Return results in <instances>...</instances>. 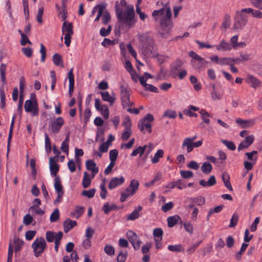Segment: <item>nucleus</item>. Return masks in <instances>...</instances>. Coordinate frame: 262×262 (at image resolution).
<instances>
[{"instance_id": "obj_11", "label": "nucleus", "mask_w": 262, "mask_h": 262, "mask_svg": "<svg viewBox=\"0 0 262 262\" xmlns=\"http://www.w3.org/2000/svg\"><path fill=\"white\" fill-rule=\"evenodd\" d=\"M254 137L253 135L247 136L245 139L243 140L237 147L238 151H241L244 149L248 148L253 142Z\"/></svg>"}, {"instance_id": "obj_24", "label": "nucleus", "mask_w": 262, "mask_h": 262, "mask_svg": "<svg viewBox=\"0 0 262 262\" xmlns=\"http://www.w3.org/2000/svg\"><path fill=\"white\" fill-rule=\"evenodd\" d=\"M139 184L138 181H131L129 186L127 187L125 191H124L126 193H132V191H134V194L136 192L139 187Z\"/></svg>"}, {"instance_id": "obj_42", "label": "nucleus", "mask_w": 262, "mask_h": 262, "mask_svg": "<svg viewBox=\"0 0 262 262\" xmlns=\"http://www.w3.org/2000/svg\"><path fill=\"white\" fill-rule=\"evenodd\" d=\"M221 142L224 144L229 149L233 151L236 149V146L231 141H228L227 140H222Z\"/></svg>"}, {"instance_id": "obj_64", "label": "nucleus", "mask_w": 262, "mask_h": 262, "mask_svg": "<svg viewBox=\"0 0 262 262\" xmlns=\"http://www.w3.org/2000/svg\"><path fill=\"white\" fill-rule=\"evenodd\" d=\"M253 6L260 10H262V0H250Z\"/></svg>"}, {"instance_id": "obj_13", "label": "nucleus", "mask_w": 262, "mask_h": 262, "mask_svg": "<svg viewBox=\"0 0 262 262\" xmlns=\"http://www.w3.org/2000/svg\"><path fill=\"white\" fill-rule=\"evenodd\" d=\"M183 62L181 60H177L172 65L170 70V74L172 77L176 78L178 76L180 69L182 67Z\"/></svg>"}, {"instance_id": "obj_54", "label": "nucleus", "mask_w": 262, "mask_h": 262, "mask_svg": "<svg viewBox=\"0 0 262 262\" xmlns=\"http://www.w3.org/2000/svg\"><path fill=\"white\" fill-rule=\"evenodd\" d=\"M104 250L105 252L110 256H113L115 254L114 248L110 245H106Z\"/></svg>"}, {"instance_id": "obj_17", "label": "nucleus", "mask_w": 262, "mask_h": 262, "mask_svg": "<svg viewBox=\"0 0 262 262\" xmlns=\"http://www.w3.org/2000/svg\"><path fill=\"white\" fill-rule=\"evenodd\" d=\"M216 49L218 51H230L232 49L231 45L224 40H222L218 45H214Z\"/></svg>"}, {"instance_id": "obj_23", "label": "nucleus", "mask_w": 262, "mask_h": 262, "mask_svg": "<svg viewBox=\"0 0 262 262\" xmlns=\"http://www.w3.org/2000/svg\"><path fill=\"white\" fill-rule=\"evenodd\" d=\"M85 166L88 170L93 172L94 173H98L99 168L96 166V163L92 160H88L85 162Z\"/></svg>"}, {"instance_id": "obj_28", "label": "nucleus", "mask_w": 262, "mask_h": 262, "mask_svg": "<svg viewBox=\"0 0 262 262\" xmlns=\"http://www.w3.org/2000/svg\"><path fill=\"white\" fill-rule=\"evenodd\" d=\"M231 24V18L229 14H226L224 16L223 21L221 26V30H224L225 31L230 26Z\"/></svg>"}, {"instance_id": "obj_12", "label": "nucleus", "mask_w": 262, "mask_h": 262, "mask_svg": "<svg viewBox=\"0 0 262 262\" xmlns=\"http://www.w3.org/2000/svg\"><path fill=\"white\" fill-rule=\"evenodd\" d=\"M245 80L254 89H256L261 86V81L252 75H248Z\"/></svg>"}, {"instance_id": "obj_20", "label": "nucleus", "mask_w": 262, "mask_h": 262, "mask_svg": "<svg viewBox=\"0 0 262 262\" xmlns=\"http://www.w3.org/2000/svg\"><path fill=\"white\" fill-rule=\"evenodd\" d=\"M236 122L241 125V127L243 128H249L253 126L254 124V121L253 120H243L240 118H238L236 120Z\"/></svg>"}, {"instance_id": "obj_63", "label": "nucleus", "mask_w": 262, "mask_h": 262, "mask_svg": "<svg viewBox=\"0 0 262 262\" xmlns=\"http://www.w3.org/2000/svg\"><path fill=\"white\" fill-rule=\"evenodd\" d=\"M127 256V252H120L117 258V262H124L126 260Z\"/></svg>"}, {"instance_id": "obj_15", "label": "nucleus", "mask_w": 262, "mask_h": 262, "mask_svg": "<svg viewBox=\"0 0 262 262\" xmlns=\"http://www.w3.org/2000/svg\"><path fill=\"white\" fill-rule=\"evenodd\" d=\"M177 223H183L181 218L179 215H175L167 218V225L169 228L173 227Z\"/></svg>"}, {"instance_id": "obj_39", "label": "nucleus", "mask_w": 262, "mask_h": 262, "mask_svg": "<svg viewBox=\"0 0 262 262\" xmlns=\"http://www.w3.org/2000/svg\"><path fill=\"white\" fill-rule=\"evenodd\" d=\"M168 249L170 251L177 252L184 251V248L181 244L169 245L168 246Z\"/></svg>"}, {"instance_id": "obj_7", "label": "nucleus", "mask_w": 262, "mask_h": 262, "mask_svg": "<svg viewBox=\"0 0 262 262\" xmlns=\"http://www.w3.org/2000/svg\"><path fill=\"white\" fill-rule=\"evenodd\" d=\"M245 12L237 11L234 19L233 29H242L247 23V16L244 14Z\"/></svg>"}, {"instance_id": "obj_27", "label": "nucleus", "mask_w": 262, "mask_h": 262, "mask_svg": "<svg viewBox=\"0 0 262 262\" xmlns=\"http://www.w3.org/2000/svg\"><path fill=\"white\" fill-rule=\"evenodd\" d=\"M100 94L103 100L110 102L111 105H113L115 100V97H113L111 95L109 94L108 92H100Z\"/></svg>"}, {"instance_id": "obj_62", "label": "nucleus", "mask_w": 262, "mask_h": 262, "mask_svg": "<svg viewBox=\"0 0 262 262\" xmlns=\"http://www.w3.org/2000/svg\"><path fill=\"white\" fill-rule=\"evenodd\" d=\"M36 233V232L35 230H28L26 232V238L28 241H30L33 239Z\"/></svg>"}, {"instance_id": "obj_36", "label": "nucleus", "mask_w": 262, "mask_h": 262, "mask_svg": "<svg viewBox=\"0 0 262 262\" xmlns=\"http://www.w3.org/2000/svg\"><path fill=\"white\" fill-rule=\"evenodd\" d=\"M147 147V145H144L143 146H140L137 148L134 149L132 154L131 156H136L138 154H140V156L141 157L145 152V149Z\"/></svg>"}, {"instance_id": "obj_40", "label": "nucleus", "mask_w": 262, "mask_h": 262, "mask_svg": "<svg viewBox=\"0 0 262 262\" xmlns=\"http://www.w3.org/2000/svg\"><path fill=\"white\" fill-rule=\"evenodd\" d=\"M6 66L4 63H2L0 67L1 79L3 84H5L6 80Z\"/></svg>"}, {"instance_id": "obj_61", "label": "nucleus", "mask_w": 262, "mask_h": 262, "mask_svg": "<svg viewBox=\"0 0 262 262\" xmlns=\"http://www.w3.org/2000/svg\"><path fill=\"white\" fill-rule=\"evenodd\" d=\"M131 134V129H129L128 130L124 129V132H123L121 135V139L124 141L127 140L129 138Z\"/></svg>"}, {"instance_id": "obj_10", "label": "nucleus", "mask_w": 262, "mask_h": 262, "mask_svg": "<svg viewBox=\"0 0 262 262\" xmlns=\"http://www.w3.org/2000/svg\"><path fill=\"white\" fill-rule=\"evenodd\" d=\"M57 157H50L49 159V165L51 174L54 176L55 177L54 180H59V178L56 176V174L59 171V166L56 163V159Z\"/></svg>"}, {"instance_id": "obj_19", "label": "nucleus", "mask_w": 262, "mask_h": 262, "mask_svg": "<svg viewBox=\"0 0 262 262\" xmlns=\"http://www.w3.org/2000/svg\"><path fill=\"white\" fill-rule=\"evenodd\" d=\"M242 12H245L246 14H251L253 17L257 18H262V12L259 10L248 8L242 9Z\"/></svg>"}, {"instance_id": "obj_25", "label": "nucleus", "mask_w": 262, "mask_h": 262, "mask_svg": "<svg viewBox=\"0 0 262 262\" xmlns=\"http://www.w3.org/2000/svg\"><path fill=\"white\" fill-rule=\"evenodd\" d=\"M16 117V115L14 114L12 117V121H11V124H10V127L9 135H8V144H7L8 151L9 149V146H10V142H11V141L12 139V137L13 129V127H14V123H15V119Z\"/></svg>"}, {"instance_id": "obj_38", "label": "nucleus", "mask_w": 262, "mask_h": 262, "mask_svg": "<svg viewBox=\"0 0 262 262\" xmlns=\"http://www.w3.org/2000/svg\"><path fill=\"white\" fill-rule=\"evenodd\" d=\"M164 151L162 149H159L155 154L154 158L151 159L152 163H157L159 161V159L163 157Z\"/></svg>"}, {"instance_id": "obj_45", "label": "nucleus", "mask_w": 262, "mask_h": 262, "mask_svg": "<svg viewBox=\"0 0 262 262\" xmlns=\"http://www.w3.org/2000/svg\"><path fill=\"white\" fill-rule=\"evenodd\" d=\"M105 182H106V181H103V182L101 184V185L100 186V188L101 189V192L100 193V196L103 199H105V198L106 196V194H107V190H106V187H105V184H106Z\"/></svg>"}, {"instance_id": "obj_31", "label": "nucleus", "mask_w": 262, "mask_h": 262, "mask_svg": "<svg viewBox=\"0 0 262 262\" xmlns=\"http://www.w3.org/2000/svg\"><path fill=\"white\" fill-rule=\"evenodd\" d=\"M119 207L115 204H112L111 205L108 203H105L102 207V210L105 214H108L111 211L118 210Z\"/></svg>"}, {"instance_id": "obj_41", "label": "nucleus", "mask_w": 262, "mask_h": 262, "mask_svg": "<svg viewBox=\"0 0 262 262\" xmlns=\"http://www.w3.org/2000/svg\"><path fill=\"white\" fill-rule=\"evenodd\" d=\"M45 149L47 153H50L52 150L51 140L47 134H45Z\"/></svg>"}, {"instance_id": "obj_47", "label": "nucleus", "mask_w": 262, "mask_h": 262, "mask_svg": "<svg viewBox=\"0 0 262 262\" xmlns=\"http://www.w3.org/2000/svg\"><path fill=\"white\" fill-rule=\"evenodd\" d=\"M238 220V215L234 213H233L229 227L230 228L234 227L237 224Z\"/></svg>"}, {"instance_id": "obj_32", "label": "nucleus", "mask_w": 262, "mask_h": 262, "mask_svg": "<svg viewBox=\"0 0 262 262\" xmlns=\"http://www.w3.org/2000/svg\"><path fill=\"white\" fill-rule=\"evenodd\" d=\"M192 144L191 141L186 138L183 140L182 147V148H186L187 152L189 153L193 150Z\"/></svg>"}, {"instance_id": "obj_37", "label": "nucleus", "mask_w": 262, "mask_h": 262, "mask_svg": "<svg viewBox=\"0 0 262 262\" xmlns=\"http://www.w3.org/2000/svg\"><path fill=\"white\" fill-rule=\"evenodd\" d=\"M200 113L201 114V118L203 120V122L206 124H209L210 123V120L209 119V117H210V114L203 109H202L200 111Z\"/></svg>"}, {"instance_id": "obj_33", "label": "nucleus", "mask_w": 262, "mask_h": 262, "mask_svg": "<svg viewBox=\"0 0 262 262\" xmlns=\"http://www.w3.org/2000/svg\"><path fill=\"white\" fill-rule=\"evenodd\" d=\"M212 167L211 164L209 162H204L201 167L202 171L205 174H209L212 170Z\"/></svg>"}, {"instance_id": "obj_56", "label": "nucleus", "mask_w": 262, "mask_h": 262, "mask_svg": "<svg viewBox=\"0 0 262 262\" xmlns=\"http://www.w3.org/2000/svg\"><path fill=\"white\" fill-rule=\"evenodd\" d=\"M96 190L92 189L88 190H83L82 192V194L84 196H87L89 198H93L95 193Z\"/></svg>"}, {"instance_id": "obj_5", "label": "nucleus", "mask_w": 262, "mask_h": 262, "mask_svg": "<svg viewBox=\"0 0 262 262\" xmlns=\"http://www.w3.org/2000/svg\"><path fill=\"white\" fill-rule=\"evenodd\" d=\"M154 120L153 115L149 113L147 114L143 118L139 121L138 123V128L144 134L145 133L144 128L147 129L148 133H151L152 129L150 122H152Z\"/></svg>"}, {"instance_id": "obj_6", "label": "nucleus", "mask_w": 262, "mask_h": 262, "mask_svg": "<svg viewBox=\"0 0 262 262\" xmlns=\"http://www.w3.org/2000/svg\"><path fill=\"white\" fill-rule=\"evenodd\" d=\"M32 248L33 249L34 256L36 257L40 256L47 248V243L45 238L40 237L36 238L32 244Z\"/></svg>"}, {"instance_id": "obj_29", "label": "nucleus", "mask_w": 262, "mask_h": 262, "mask_svg": "<svg viewBox=\"0 0 262 262\" xmlns=\"http://www.w3.org/2000/svg\"><path fill=\"white\" fill-rule=\"evenodd\" d=\"M13 243L15 244L14 251L17 252L21 250L24 245V242L18 237H14Z\"/></svg>"}, {"instance_id": "obj_2", "label": "nucleus", "mask_w": 262, "mask_h": 262, "mask_svg": "<svg viewBox=\"0 0 262 262\" xmlns=\"http://www.w3.org/2000/svg\"><path fill=\"white\" fill-rule=\"evenodd\" d=\"M168 3H166L164 7L159 10H154L152 13V16L156 21H157L158 16H162L165 11V15L163 16L160 20V28L159 33L164 38H167L171 35V29L172 28L171 20V11L168 6Z\"/></svg>"}, {"instance_id": "obj_44", "label": "nucleus", "mask_w": 262, "mask_h": 262, "mask_svg": "<svg viewBox=\"0 0 262 262\" xmlns=\"http://www.w3.org/2000/svg\"><path fill=\"white\" fill-rule=\"evenodd\" d=\"M111 19V14L107 11H104L103 15L102 17V22L104 25L108 24Z\"/></svg>"}, {"instance_id": "obj_34", "label": "nucleus", "mask_w": 262, "mask_h": 262, "mask_svg": "<svg viewBox=\"0 0 262 262\" xmlns=\"http://www.w3.org/2000/svg\"><path fill=\"white\" fill-rule=\"evenodd\" d=\"M52 60L56 66H61L62 68L63 67V64L62 63L61 56L59 54L57 53L55 54L53 56Z\"/></svg>"}, {"instance_id": "obj_22", "label": "nucleus", "mask_w": 262, "mask_h": 262, "mask_svg": "<svg viewBox=\"0 0 262 262\" xmlns=\"http://www.w3.org/2000/svg\"><path fill=\"white\" fill-rule=\"evenodd\" d=\"M177 187L179 189H182L186 187L185 181H172L166 186V188L172 189Z\"/></svg>"}, {"instance_id": "obj_59", "label": "nucleus", "mask_w": 262, "mask_h": 262, "mask_svg": "<svg viewBox=\"0 0 262 262\" xmlns=\"http://www.w3.org/2000/svg\"><path fill=\"white\" fill-rule=\"evenodd\" d=\"M191 199L192 200L193 202L196 203L199 206L203 205L205 202V198L202 196L194 198Z\"/></svg>"}, {"instance_id": "obj_9", "label": "nucleus", "mask_w": 262, "mask_h": 262, "mask_svg": "<svg viewBox=\"0 0 262 262\" xmlns=\"http://www.w3.org/2000/svg\"><path fill=\"white\" fill-rule=\"evenodd\" d=\"M64 121L61 117H58L55 120L51 122L49 128L53 134H57L64 124Z\"/></svg>"}, {"instance_id": "obj_55", "label": "nucleus", "mask_w": 262, "mask_h": 262, "mask_svg": "<svg viewBox=\"0 0 262 262\" xmlns=\"http://www.w3.org/2000/svg\"><path fill=\"white\" fill-rule=\"evenodd\" d=\"M54 187L57 194H63V187L61 181H55Z\"/></svg>"}, {"instance_id": "obj_30", "label": "nucleus", "mask_w": 262, "mask_h": 262, "mask_svg": "<svg viewBox=\"0 0 262 262\" xmlns=\"http://www.w3.org/2000/svg\"><path fill=\"white\" fill-rule=\"evenodd\" d=\"M84 207H80L79 206H77L75 207V210L74 212L71 213V216L72 217H74L76 219H78L80 216H81L84 210Z\"/></svg>"}, {"instance_id": "obj_35", "label": "nucleus", "mask_w": 262, "mask_h": 262, "mask_svg": "<svg viewBox=\"0 0 262 262\" xmlns=\"http://www.w3.org/2000/svg\"><path fill=\"white\" fill-rule=\"evenodd\" d=\"M202 243V241H200L190 246L186 250V252L188 255H190L194 252L196 248L200 246Z\"/></svg>"}, {"instance_id": "obj_3", "label": "nucleus", "mask_w": 262, "mask_h": 262, "mask_svg": "<svg viewBox=\"0 0 262 262\" xmlns=\"http://www.w3.org/2000/svg\"><path fill=\"white\" fill-rule=\"evenodd\" d=\"M139 40L142 54L147 57H155L156 46L154 39L147 35L143 34L140 36Z\"/></svg>"}, {"instance_id": "obj_8", "label": "nucleus", "mask_w": 262, "mask_h": 262, "mask_svg": "<svg viewBox=\"0 0 262 262\" xmlns=\"http://www.w3.org/2000/svg\"><path fill=\"white\" fill-rule=\"evenodd\" d=\"M126 236L134 249L136 250L139 249L142 242L137 234L132 230H129L126 232Z\"/></svg>"}, {"instance_id": "obj_58", "label": "nucleus", "mask_w": 262, "mask_h": 262, "mask_svg": "<svg viewBox=\"0 0 262 262\" xmlns=\"http://www.w3.org/2000/svg\"><path fill=\"white\" fill-rule=\"evenodd\" d=\"M33 220V219L32 216H31L29 214H27L25 215L23 219V223L26 225H30L32 221Z\"/></svg>"}, {"instance_id": "obj_51", "label": "nucleus", "mask_w": 262, "mask_h": 262, "mask_svg": "<svg viewBox=\"0 0 262 262\" xmlns=\"http://www.w3.org/2000/svg\"><path fill=\"white\" fill-rule=\"evenodd\" d=\"M29 210V211H32V213L39 215H42L45 213V211L42 210L39 207L31 206Z\"/></svg>"}, {"instance_id": "obj_52", "label": "nucleus", "mask_w": 262, "mask_h": 262, "mask_svg": "<svg viewBox=\"0 0 262 262\" xmlns=\"http://www.w3.org/2000/svg\"><path fill=\"white\" fill-rule=\"evenodd\" d=\"M180 174L183 179H191L193 177V173L189 170H181Z\"/></svg>"}, {"instance_id": "obj_53", "label": "nucleus", "mask_w": 262, "mask_h": 262, "mask_svg": "<svg viewBox=\"0 0 262 262\" xmlns=\"http://www.w3.org/2000/svg\"><path fill=\"white\" fill-rule=\"evenodd\" d=\"M59 216V212L57 208L55 209L50 215V222L52 223L56 222Z\"/></svg>"}, {"instance_id": "obj_60", "label": "nucleus", "mask_w": 262, "mask_h": 262, "mask_svg": "<svg viewBox=\"0 0 262 262\" xmlns=\"http://www.w3.org/2000/svg\"><path fill=\"white\" fill-rule=\"evenodd\" d=\"M21 51L27 57H31L32 55V50L31 48H23L21 49Z\"/></svg>"}, {"instance_id": "obj_48", "label": "nucleus", "mask_w": 262, "mask_h": 262, "mask_svg": "<svg viewBox=\"0 0 262 262\" xmlns=\"http://www.w3.org/2000/svg\"><path fill=\"white\" fill-rule=\"evenodd\" d=\"M188 55L192 58V60H197L199 62H203L204 61V58L201 57L200 55H198L196 53L194 52L191 51H190L188 53Z\"/></svg>"}, {"instance_id": "obj_14", "label": "nucleus", "mask_w": 262, "mask_h": 262, "mask_svg": "<svg viewBox=\"0 0 262 262\" xmlns=\"http://www.w3.org/2000/svg\"><path fill=\"white\" fill-rule=\"evenodd\" d=\"M73 29V26L72 23H68L66 21L63 22L62 27V32L63 34L72 35L74 33Z\"/></svg>"}, {"instance_id": "obj_21", "label": "nucleus", "mask_w": 262, "mask_h": 262, "mask_svg": "<svg viewBox=\"0 0 262 262\" xmlns=\"http://www.w3.org/2000/svg\"><path fill=\"white\" fill-rule=\"evenodd\" d=\"M142 209V207L141 206H138L137 208L135 209L130 214L127 216L126 220L128 221H134L138 219L140 216V212Z\"/></svg>"}, {"instance_id": "obj_43", "label": "nucleus", "mask_w": 262, "mask_h": 262, "mask_svg": "<svg viewBox=\"0 0 262 262\" xmlns=\"http://www.w3.org/2000/svg\"><path fill=\"white\" fill-rule=\"evenodd\" d=\"M163 231L160 228H156L153 231V235L155 238H158L160 241L162 240Z\"/></svg>"}, {"instance_id": "obj_18", "label": "nucleus", "mask_w": 262, "mask_h": 262, "mask_svg": "<svg viewBox=\"0 0 262 262\" xmlns=\"http://www.w3.org/2000/svg\"><path fill=\"white\" fill-rule=\"evenodd\" d=\"M77 225V222L75 221L67 219L63 222L64 231L68 233L71 229Z\"/></svg>"}, {"instance_id": "obj_46", "label": "nucleus", "mask_w": 262, "mask_h": 262, "mask_svg": "<svg viewBox=\"0 0 262 262\" xmlns=\"http://www.w3.org/2000/svg\"><path fill=\"white\" fill-rule=\"evenodd\" d=\"M122 106L124 108H127L133 105V103L130 100V96L121 100Z\"/></svg>"}, {"instance_id": "obj_16", "label": "nucleus", "mask_w": 262, "mask_h": 262, "mask_svg": "<svg viewBox=\"0 0 262 262\" xmlns=\"http://www.w3.org/2000/svg\"><path fill=\"white\" fill-rule=\"evenodd\" d=\"M73 71V68H71L68 73V78L69 80V93L70 97L72 96L74 88V76Z\"/></svg>"}, {"instance_id": "obj_49", "label": "nucleus", "mask_w": 262, "mask_h": 262, "mask_svg": "<svg viewBox=\"0 0 262 262\" xmlns=\"http://www.w3.org/2000/svg\"><path fill=\"white\" fill-rule=\"evenodd\" d=\"M0 97H1V107L4 108L6 106V96L5 92L3 90V87L0 89Z\"/></svg>"}, {"instance_id": "obj_57", "label": "nucleus", "mask_w": 262, "mask_h": 262, "mask_svg": "<svg viewBox=\"0 0 262 262\" xmlns=\"http://www.w3.org/2000/svg\"><path fill=\"white\" fill-rule=\"evenodd\" d=\"M173 207V203L172 202H168L167 203L165 204L164 205L162 206L161 210L164 212H166L170 210H171Z\"/></svg>"}, {"instance_id": "obj_1", "label": "nucleus", "mask_w": 262, "mask_h": 262, "mask_svg": "<svg viewBox=\"0 0 262 262\" xmlns=\"http://www.w3.org/2000/svg\"><path fill=\"white\" fill-rule=\"evenodd\" d=\"M115 7L118 27V30L115 28V34L119 35L121 30L127 32L135 26V11L133 5H127L125 0H121L120 3L116 2Z\"/></svg>"}, {"instance_id": "obj_26", "label": "nucleus", "mask_w": 262, "mask_h": 262, "mask_svg": "<svg viewBox=\"0 0 262 262\" xmlns=\"http://www.w3.org/2000/svg\"><path fill=\"white\" fill-rule=\"evenodd\" d=\"M130 88L124 85H120V98L121 100L130 96Z\"/></svg>"}, {"instance_id": "obj_4", "label": "nucleus", "mask_w": 262, "mask_h": 262, "mask_svg": "<svg viewBox=\"0 0 262 262\" xmlns=\"http://www.w3.org/2000/svg\"><path fill=\"white\" fill-rule=\"evenodd\" d=\"M24 107L26 112L32 113L33 116L38 115V103L34 94H31L30 99L26 101Z\"/></svg>"}, {"instance_id": "obj_50", "label": "nucleus", "mask_w": 262, "mask_h": 262, "mask_svg": "<svg viewBox=\"0 0 262 262\" xmlns=\"http://www.w3.org/2000/svg\"><path fill=\"white\" fill-rule=\"evenodd\" d=\"M122 125L124 127L125 129L127 130L131 129L132 124L130 119L128 116H127L124 117L123 120Z\"/></svg>"}]
</instances>
